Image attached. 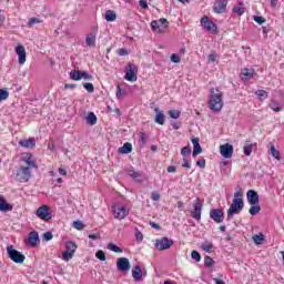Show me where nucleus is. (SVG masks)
Wrapping results in <instances>:
<instances>
[{"label":"nucleus","mask_w":284,"mask_h":284,"mask_svg":"<svg viewBox=\"0 0 284 284\" xmlns=\"http://www.w3.org/2000/svg\"><path fill=\"white\" fill-rule=\"evenodd\" d=\"M209 98V108L212 112H221L223 110V91L212 88Z\"/></svg>","instance_id":"nucleus-1"},{"label":"nucleus","mask_w":284,"mask_h":284,"mask_svg":"<svg viewBox=\"0 0 284 284\" xmlns=\"http://www.w3.org/2000/svg\"><path fill=\"white\" fill-rule=\"evenodd\" d=\"M241 210H243V190L239 189L234 193L233 203L227 211V219H232V216H234V214H239Z\"/></svg>","instance_id":"nucleus-2"},{"label":"nucleus","mask_w":284,"mask_h":284,"mask_svg":"<svg viewBox=\"0 0 284 284\" xmlns=\"http://www.w3.org/2000/svg\"><path fill=\"white\" fill-rule=\"evenodd\" d=\"M111 212L114 216V219H118L119 221H123L128 214H130V209L123 203H115L111 207Z\"/></svg>","instance_id":"nucleus-3"},{"label":"nucleus","mask_w":284,"mask_h":284,"mask_svg":"<svg viewBox=\"0 0 284 284\" xmlns=\"http://www.w3.org/2000/svg\"><path fill=\"white\" fill-rule=\"evenodd\" d=\"M32 169L21 165L17 172V179L20 183H28L32 179Z\"/></svg>","instance_id":"nucleus-4"},{"label":"nucleus","mask_w":284,"mask_h":284,"mask_svg":"<svg viewBox=\"0 0 284 284\" xmlns=\"http://www.w3.org/2000/svg\"><path fill=\"white\" fill-rule=\"evenodd\" d=\"M169 26L170 22L168 21V19L161 18L160 20H153L151 22V30H153V32H159L160 34H163Z\"/></svg>","instance_id":"nucleus-5"},{"label":"nucleus","mask_w":284,"mask_h":284,"mask_svg":"<svg viewBox=\"0 0 284 284\" xmlns=\"http://www.w3.org/2000/svg\"><path fill=\"white\" fill-rule=\"evenodd\" d=\"M8 256L13 261V263H23L26 261V255L21 254V252L14 250V246L10 245L7 247Z\"/></svg>","instance_id":"nucleus-6"},{"label":"nucleus","mask_w":284,"mask_h":284,"mask_svg":"<svg viewBox=\"0 0 284 284\" xmlns=\"http://www.w3.org/2000/svg\"><path fill=\"white\" fill-rule=\"evenodd\" d=\"M36 214L38 219H41V221H45L47 223L48 221H52V212L48 205L40 206Z\"/></svg>","instance_id":"nucleus-7"},{"label":"nucleus","mask_w":284,"mask_h":284,"mask_svg":"<svg viewBox=\"0 0 284 284\" xmlns=\"http://www.w3.org/2000/svg\"><path fill=\"white\" fill-rule=\"evenodd\" d=\"M138 72H139V68L136 67V64L129 62L126 65V74L124 79H126V81L134 82L138 79L136 78Z\"/></svg>","instance_id":"nucleus-8"},{"label":"nucleus","mask_w":284,"mask_h":284,"mask_svg":"<svg viewBox=\"0 0 284 284\" xmlns=\"http://www.w3.org/2000/svg\"><path fill=\"white\" fill-rule=\"evenodd\" d=\"M201 24L203 26L204 30H207L212 34H216L219 32V28L216 23H214L207 16L202 17Z\"/></svg>","instance_id":"nucleus-9"},{"label":"nucleus","mask_w":284,"mask_h":284,"mask_svg":"<svg viewBox=\"0 0 284 284\" xmlns=\"http://www.w3.org/2000/svg\"><path fill=\"white\" fill-rule=\"evenodd\" d=\"M174 245V241L168 239V237H161L155 241V247L163 252V250H170Z\"/></svg>","instance_id":"nucleus-10"},{"label":"nucleus","mask_w":284,"mask_h":284,"mask_svg":"<svg viewBox=\"0 0 284 284\" xmlns=\"http://www.w3.org/2000/svg\"><path fill=\"white\" fill-rule=\"evenodd\" d=\"M21 161L26 163L24 168H30L31 170H37V168H39L37 165V160H34V158L32 156V153H23L21 156Z\"/></svg>","instance_id":"nucleus-11"},{"label":"nucleus","mask_w":284,"mask_h":284,"mask_svg":"<svg viewBox=\"0 0 284 284\" xmlns=\"http://www.w3.org/2000/svg\"><path fill=\"white\" fill-rule=\"evenodd\" d=\"M201 210H203V203H201V197H196L193 210L191 211L192 219H195V221H201Z\"/></svg>","instance_id":"nucleus-12"},{"label":"nucleus","mask_w":284,"mask_h":284,"mask_svg":"<svg viewBox=\"0 0 284 284\" xmlns=\"http://www.w3.org/2000/svg\"><path fill=\"white\" fill-rule=\"evenodd\" d=\"M220 154H222L224 159H232V154H234V146L230 143L222 144L220 146Z\"/></svg>","instance_id":"nucleus-13"},{"label":"nucleus","mask_w":284,"mask_h":284,"mask_svg":"<svg viewBox=\"0 0 284 284\" xmlns=\"http://www.w3.org/2000/svg\"><path fill=\"white\" fill-rule=\"evenodd\" d=\"M118 270L120 272H129L131 265H130V260L128 257H120L116 261Z\"/></svg>","instance_id":"nucleus-14"},{"label":"nucleus","mask_w":284,"mask_h":284,"mask_svg":"<svg viewBox=\"0 0 284 284\" xmlns=\"http://www.w3.org/2000/svg\"><path fill=\"white\" fill-rule=\"evenodd\" d=\"M226 8H227V0H220L215 2L213 7V12H215L216 14H223Z\"/></svg>","instance_id":"nucleus-15"},{"label":"nucleus","mask_w":284,"mask_h":284,"mask_svg":"<svg viewBox=\"0 0 284 284\" xmlns=\"http://www.w3.org/2000/svg\"><path fill=\"white\" fill-rule=\"evenodd\" d=\"M210 216L215 221V223H223L224 214L221 209L211 210Z\"/></svg>","instance_id":"nucleus-16"},{"label":"nucleus","mask_w":284,"mask_h":284,"mask_svg":"<svg viewBox=\"0 0 284 284\" xmlns=\"http://www.w3.org/2000/svg\"><path fill=\"white\" fill-rule=\"evenodd\" d=\"M16 54H18L19 57V64L23 65V63H26V48L19 44L18 47H16Z\"/></svg>","instance_id":"nucleus-17"},{"label":"nucleus","mask_w":284,"mask_h":284,"mask_svg":"<svg viewBox=\"0 0 284 284\" xmlns=\"http://www.w3.org/2000/svg\"><path fill=\"white\" fill-rule=\"evenodd\" d=\"M247 201L251 205H258V193L254 190H250L246 193Z\"/></svg>","instance_id":"nucleus-18"},{"label":"nucleus","mask_w":284,"mask_h":284,"mask_svg":"<svg viewBox=\"0 0 284 284\" xmlns=\"http://www.w3.org/2000/svg\"><path fill=\"white\" fill-rule=\"evenodd\" d=\"M27 243L31 246V247H37V245L39 244V233L37 232H31L28 236Z\"/></svg>","instance_id":"nucleus-19"},{"label":"nucleus","mask_w":284,"mask_h":284,"mask_svg":"<svg viewBox=\"0 0 284 284\" xmlns=\"http://www.w3.org/2000/svg\"><path fill=\"white\" fill-rule=\"evenodd\" d=\"M87 45L89 48H95L97 47V32L89 33L85 39Z\"/></svg>","instance_id":"nucleus-20"},{"label":"nucleus","mask_w":284,"mask_h":284,"mask_svg":"<svg viewBox=\"0 0 284 284\" xmlns=\"http://www.w3.org/2000/svg\"><path fill=\"white\" fill-rule=\"evenodd\" d=\"M132 277L134 278V281H141V278H143V271L141 270V266H133Z\"/></svg>","instance_id":"nucleus-21"},{"label":"nucleus","mask_w":284,"mask_h":284,"mask_svg":"<svg viewBox=\"0 0 284 284\" xmlns=\"http://www.w3.org/2000/svg\"><path fill=\"white\" fill-rule=\"evenodd\" d=\"M10 210H12V206L8 204L6 197L0 195V212H10Z\"/></svg>","instance_id":"nucleus-22"},{"label":"nucleus","mask_w":284,"mask_h":284,"mask_svg":"<svg viewBox=\"0 0 284 284\" xmlns=\"http://www.w3.org/2000/svg\"><path fill=\"white\" fill-rule=\"evenodd\" d=\"M155 123H159V125H165V114H163L159 109H155Z\"/></svg>","instance_id":"nucleus-23"},{"label":"nucleus","mask_w":284,"mask_h":284,"mask_svg":"<svg viewBox=\"0 0 284 284\" xmlns=\"http://www.w3.org/2000/svg\"><path fill=\"white\" fill-rule=\"evenodd\" d=\"M119 154H130L132 152V143L125 142L122 148L118 149Z\"/></svg>","instance_id":"nucleus-24"},{"label":"nucleus","mask_w":284,"mask_h":284,"mask_svg":"<svg viewBox=\"0 0 284 284\" xmlns=\"http://www.w3.org/2000/svg\"><path fill=\"white\" fill-rule=\"evenodd\" d=\"M19 145H22V148H34V145H37V142L33 138H30L29 140H21L19 142Z\"/></svg>","instance_id":"nucleus-25"},{"label":"nucleus","mask_w":284,"mask_h":284,"mask_svg":"<svg viewBox=\"0 0 284 284\" xmlns=\"http://www.w3.org/2000/svg\"><path fill=\"white\" fill-rule=\"evenodd\" d=\"M268 108H271L273 112H281V110H283V108L281 106V102L276 100H271L268 103Z\"/></svg>","instance_id":"nucleus-26"},{"label":"nucleus","mask_w":284,"mask_h":284,"mask_svg":"<svg viewBox=\"0 0 284 284\" xmlns=\"http://www.w3.org/2000/svg\"><path fill=\"white\" fill-rule=\"evenodd\" d=\"M241 75L246 81H250V79H252L254 77V69H244V70H242Z\"/></svg>","instance_id":"nucleus-27"},{"label":"nucleus","mask_w":284,"mask_h":284,"mask_svg":"<svg viewBox=\"0 0 284 284\" xmlns=\"http://www.w3.org/2000/svg\"><path fill=\"white\" fill-rule=\"evenodd\" d=\"M67 247V252H70L71 254H74V252H77V243H74L73 241L67 242L65 244Z\"/></svg>","instance_id":"nucleus-28"},{"label":"nucleus","mask_w":284,"mask_h":284,"mask_svg":"<svg viewBox=\"0 0 284 284\" xmlns=\"http://www.w3.org/2000/svg\"><path fill=\"white\" fill-rule=\"evenodd\" d=\"M105 21H116V13L112 10H108L104 16Z\"/></svg>","instance_id":"nucleus-29"},{"label":"nucleus","mask_w":284,"mask_h":284,"mask_svg":"<svg viewBox=\"0 0 284 284\" xmlns=\"http://www.w3.org/2000/svg\"><path fill=\"white\" fill-rule=\"evenodd\" d=\"M233 12L235 14H239V17L245 14V7H243V2H240V6L239 7H234L233 8Z\"/></svg>","instance_id":"nucleus-30"},{"label":"nucleus","mask_w":284,"mask_h":284,"mask_svg":"<svg viewBox=\"0 0 284 284\" xmlns=\"http://www.w3.org/2000/svg\"><path fill=\"white\" fill-rule=\"evenodd\" d=\"M253 241L255 245H263V241H265V235L263 233H260L258 235H254Z\"/></svg>","instance_id":"nucleus-31"},{"label":"nucleus","mask_w":284,"mask_h":284,"mask_svg":"<svg viewBox=\"0 0 284 284\" xmlns=\"http://www.w3.org/2000/svg\"><path fill=\"white\" fill-rule=\"evenodd\" d=\"M252 150H256V143H254V144H245L244 145V154L246 156H250V154H252Z\"/></svg>","instance_id":"nucleus-32"},{"label":"nucleus","mask_w":284,"mask_h":284,"mask_svg":"<svg viewBox=\"0 0 284 284\" xmlns=\"http://www.w3.org/2000/svg\"><path fill=\"white\" fill-rule=\"evenodd\" d=\"M70 79H72V81H81V71L72 70L70 72Z\"/></svg>","instance_id":"nucleus-33"},{"label":"nucleus","mask_w":284,"mask_h":284,"mask_svg":"<svg viewBox=\"0 0 284 284\" xmlns=\"http://www.w3.org/2000/svg\"><path fill=\"white\" fill-rule=\"evenodd\" d=\"M201 248L204 252H207L209 254H211L212 250H214V244H212L211 242H205L201 245Z\"/></svg>","instance_id":"nucleus-34"},{"label":"nucleus","mask_w":284,"mask_h":284,"mask_svg":"<svg viewBox=\"0 0 284 284\" xmlns=\"http://www.w3.org/2000/svg\"><path fill=\"white\" fill-rule=\"evenodd\" d=\"M87 121L90 125H97V115L93 112L89 113Z\"/></svg>","instance_id":"nucleus-35"},{"label":"nucleus","mask_w":284,"mask_h":284,"mask_svg":"<svg viewBox=\"0 0 284 284\" xmlns=\"http://www.w3.org/2000/svg\"><path fill=\"white\" fill-rule=\"evenodd\" d=\"M271 154L274 159L277 161H281V152L274 148V145L271 146Z\"/></svg>","instance_id":"nucleus-36"},{"label":"nucleus","mask_w":284,"mask_h":284,"mask_svg":"<svg viewBox=\"0 0 284 284\" xmlns=\"http://www.w3.org/2000/svg\"><path fill=\"white\" fill-rule=\"evenodd\" d=\"M258 212H261V206L260 205L254 204L253 206H251L250 214L252 216H256V214H258Z\"/></svg>","instance_id":"nucleus-37"},{"label":"nucleus","mask_w":284,"mask_h":284,"mask_svg":"<svg viewBox=\"0 0 284 284\" xmlns=\"http://www.w3.org/2000/svg\"><path fill=\"white\" fill-rule=\"evenodd\" d=\"M106 247L111 252H116V253L123 252V250L121 247H119V246H116L115 244H112V243H109Z\"/></svg>","instance_id":"nucleus-38"},{"label":"nucleus","mask_w":284,"mask_h":284,"mask_svg":"<svg viewBox=\"0 0 284 284\" xmlns=\"http://www.w3.org/2000/svg\"><path fill=\"white\" fill-rule=\"evenodd\" d=\"M181 154L183 158H187L190 154H192V149L190 146H184L181 150Z\"/></svg>","instance_id":"nucleus-39"},{"label":"nucleus","mask_w":284,"mask_h":284,"mask_svg":"<svg viewBox=\"0 0 284 284\" xmlns=\"http://www.w3.org/2000/svg\"><path fill=\"white\" fill-rule=\"evenodd\" d=\"M37 23H43V20H41L39 18H31L28 22V28H32V26H34Z\"/></svg>","instance_id":"nucleus-40"},{"label":"nucleus","mask_w":284,"mask_h":284,"mask_svg":"<svg viewBox=\"0 0 284 284\" xmlns=\"http://www.w3.org/2000/svg\"><path fill=\"white\" fill-rule=\"evenodd\" d=\"M255 94L258 97L260 101H263V97L264 99H267V91L265 90H257Z\"/></svg>","instance_id":"nucleus-41"},{"label":"nucleus","mask_w":284,"mask_h":284,"mask_svg":"<svg viewBox=\"0 0 284 284\" xmlns=\"http://www.w3.org/2000/svg\"><path fill=\"white\" fill-rule=\"evenodd\" d=\"M182 168H192V160H190L189 158H183L182 159Z\"/></svg>","instance_id":"nucleus-42"},{"label":"nucleus","mask_w":284,"mask_h":284,"mask_svg":"<svg viewBox=\"0 0 284 284\" xmlns=\"http://www.w3.org/2000/svg\"><path fill=\"white\" fill-rule=\"evenodd\" d=\"M73 256H74V254L71 253V252H69V251H63V252H62V258H63V261H70Z\"/></svg>","instance_id":"nucleus-43"},{"label":"nucleus","mask_w":284,"mask_h":284,"mask_svg":"<svg viewBox=\"0 0 284 284\" xmlns=\"http://www.w3.org/2000/svg\"><path fill=\"white\" fill-rule=\"evenodd\" d=\"M204 265H205V267H212V265H214V260L210 256H205L204 257Z\"/></svg>","instance_id":"nucleus-44"},{"label":"nucleus","mask_w":284,"mask_h":284,"mask_svg":"<svg viewBox=\"0 0 284 284\" xmlns=\"http://www.w3.org/2000/svg\"><path fill=\"white\" fill-rule=\"evenodd\" d=\"M169 115L171 116V119H179V116H181V111L171 110V111H169Z\"/></svg>","instance_id":"nucleus-45"},{"label":"nucleus","mask_w":284,"mask_h":284,"mask_svg":"<svg viewBox=\"0 0 284 284\" xmlns=\"http://www.w3.org/2000/svg\"><path fill=\"white\" fill-rule=\"evenodd\" d=\"M191 258H193V261H196L199 263L201 261V253H199V251H192Z\"/></svg>","instance_id":"nucleus-46"},{"label":"nucleus","mask_w":284,"mask_h":284,"mask_svg":"<svg viewBox=\"0 0 284 284\" xmlns=\"http://www.w3.org/2000/svg\"><path fill=\"white\" fill-rule=\"evenodd\" d=\"M10 97V93L3 89H0V101H6Z\"/></svg>","instance_id":"nucleus-47"},{"label":"nucleus","mask_w":284,"mask_h":284,"mask_svg":"<svg viewBox=\"0 0 284 284\" xmlns=\"http://www.w3.org/2000/svg\"><path fill=\"white\" fill-rule=\"evenodd\" d=\"M203 152V149L201 148V144H197L196 146H193V156H199Z\"/></svg>","instance_id":"nucleus-48"},{"label":"nucleus","mask_w":284,"mask_h":284,"mask_svg":"<svg viewBox=\"0 0 284 284\" xmlns=\"http://www.w3.org/2000/svg\"><path fill=\"white\" fill-rule=\"evenodd\" d=\"M73 227L75 230H83V227H85V224L83 222H81V221H74L73 222Z\"/></svg>","instance_id":"nucleus-49"},{"label":"nucleus","mask_w":284,"mask_h":284,"mask_svg":"<svg viewBox=\"0 0 284 284\" xmlns=\"http://www.w3.org/2000/svg\"><path fill=\"white\" fill-rule=\"evenodd\" d=\"M128 174H129V176H131L132 179H135V180L139 179V176H141V173H139L134 170H129Z\"/></svg>","instance_id":"nucleus-50"},{"label":"nucleus","mask_w":284,"mask_h":284,"mask_svg":"<svg viewBox=\"0 0 284 284\" xmlns=\"http://www.w3.org/2000/svg\"><path fill=\"white\" fill-rule=\"evenodd\" d=\"M254 21L256 23H258L260 26H263V23H265V18L261 17V16H254L253 17Z\"/></svg>","instance_id":"nucleus-51"},{"label":"nucleus","mask_w":284,"mask_h":284,"mask_svg":"<svg viewBox=\"0 0 284 284\" xmlns=\"http://www.w3.org/2000/svg\"><path fill=\"white\" fill-rule=\"evenodd\" d=\"M95 256L99 261H105V253L101 250L95 253Z\"/></svg>","instance_id":"nucleus-52"},{"label":"nucleus","mask_w":284,"mask_h":284,"mask_svg":"<svg viewBox=\"0 0 284 284\" xmlns=\"http://www.w3.org/2000/svg\"><path fill=\"white\" fill-rule=\"evenodd\" d=\"M171 61H172V63H181V57H179V54H176V53H173L171 55Z\"/></svg>","instance_id":"nucleus-53"},{"label":"nucleus","mask_w":284,"mask_h":284,"mask_svg":"<svg viewBox=\"0 0 284 284\" xmlns=\"http://www.w3.org/2000/svg\"><path fill=\"white\" fill-rule=\"evenodd\" d=\"M151 199H152V201H161V194H159V192H156V191H153L151 193Z\"/></svg>","instance_id":"nucleus-54"},{"label":"nucleus","mask_w":284,"mask_h":284,"mask_svg":"<svg viewBox=\"0 0 284 284\" xmlns=\"http://www.w3.org/2000/svg\"><path fill=\"white\" fill-rule=\"evenodd\" d=\"M83 88H85L89 92H94V84L90 82L83 83Z\"/></svg>","instance_id":"nucleus-55"},{"label":"nucleus","mask_w":284,"mask_h":284,"mask_svg":"<svg viewBox=\"0 0 284 284\" xmlns=\"http://www.w3.org/2000/svg\"><path fill=\"white\" fill-rule=\"evenodd\" d=\"M81 79H85L87 81H90L92 79V75L88 74V72H85V71H82Z\"/></svg>","instance_id":"nucleus-56"},{"label":"nucleus","mask_w":284,"mask_h":284,"mask_svg":"<svg viewBox=\"0 0 284 284\" xmlns=\"http://www.w3.org/2000/svg\"><path fill=\"white\" fill-rule=\"evenodd\" d=\"M140 136V141H142V143H145L148 141V135L143 132L139 133Z\"/></svg>","instance_id":"nucleus-57"},{"label":"nucleus","mask_w":284,"mask_h":284,"mask_svg":"<svg viewBox=\"0 0 284 284\" xmlns=\"http://www.w3.org/2000/svg\"><path fill=\"white\" fill-rule=\"evenodd\" d=\"M209 60L211 61V63H214V61H216V52L212 51V53L209 55Z\"/></svg>","instance_id":"nucleus-58"},{"label":"nucleus","mask_w":284,"mask_h":284,"mask_svg":"<svg viewBox=\"0 0 284 284\" xmlns=\"http://www.w3.org/2000/svg\"><path fill=\"white\" fill-rule=\"evenodd\" d=\"M135 239L136 241H139V243H141V241H143V233H141V231H138L135 233Z\"/></svg>","instance_id":"nucleus-59"},{"label":"nucleus","mask_w":284,"mask_h":284,"mask_svg":"<svg viewBox=\"0 0 284 284\" xmlns=\"http://www.w3.org/2000/svg\"><path fill=\"white\" fill-rule=\"evenodd\" d=\"M52 234L50 233V232H45L44 234H43V239H44V241H52Z\"/></svg>","instance_id":"nucleus-60"},{"label":"nucleus","mask_w":284,"mask_h":284,"mask_svg":"<svg viewBox=\"0 0 284 284\" xmlns=\"http://www.w3.org/2000/svg\"><path fill=\"white\" fill-rule=\"evenodd\" d=\"M140 7L143 10H148V0H140Z\"/></svg>","instance_id":"nucleus-61"},{"label":"nucleus","mask_w":284,"mask_h":284,"mask_svg":"<svg viewBox=\"0 0 284 284\" xmlns=\"http://www.w3.org/2000/svg\"><path fill=\"white\" fill-rule=\"evenodd\" d=\"M123 94H125V93L121 90V85L118 84L116 98H118V99H121V97H123Z\"/></svg>","instance_id":"nucleus-62"},{"label":"nucleus","mask_w":284,"mask_h":284,"mask_svg":"<svg viewBox=\"0 0 284 284\" xmlns=\"http://www.w3.org/2000/svg\"><path fill=\"white\" fill-rule=\"evenodd\" d=\"M118 54H119V57H126L128 50H125V49H119V50H118Z\"/></svg>","instance_id":"nucleus-63"},{"label":"nucleus","mask_w":284,"mask_h":284,"mask_svg":"<svg viewBox=\"0 0 284 284\" xmlns=\"http://www.w3.org/2000/svg\"><path fill=\"white\" fill-rule=\"evenodd\" d=\"M196 165L199 166V168H205V159H202V160H199L197 162H196Z\"/></svg>","instance_id":"nucleus-64"}]
</instances>
